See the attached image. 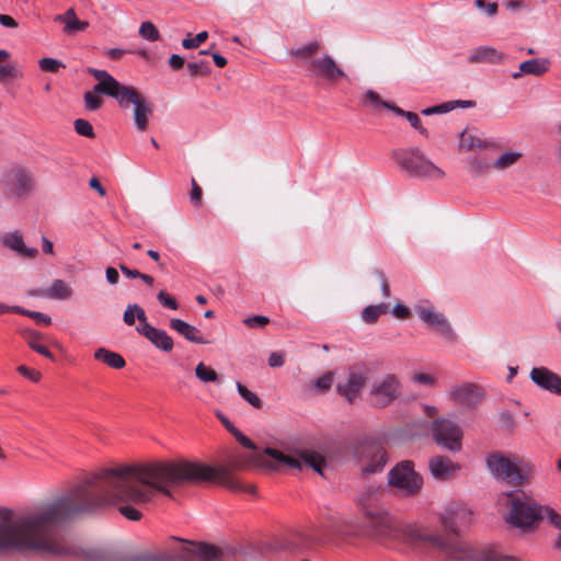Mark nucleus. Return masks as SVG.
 <instances>
[{"mask_svg": "<svg viewBox=\"0 0 561 561\" xmlns=\"http://www.w3.org/2000/svg\"><path fill=\"white\" fill-rule=\"evenodd\" d=\"M474 4L478 9L484 11L489 16H494L497 13V4L495 2L484 3L483 0H474Z\"/></svg>", "mask_w": 561, "mask_h": 561, "instance_id": "obj_55", "label": "nucleus"}, {"mask_svg": "<svg viewBox=\"0 0 561 561\" xmlns=\"http://www.w3.org/2000/svg\"><path fill=\"white\" fill-rule=\"evenodd\" d=\"M230 433L234 436L237 442L240 445H242L243 447H245L248 449H253V450L256 449L255 444L249 437H247L242 432H240L238 428L231 427Z\"/></svg>", "mask_w": 561, "mask_h": 561, "instance_id": "obj_51", "label": "nucleus"}, {"mask_svg": "<svg viewBox=\"0 0 561 561\" xmlns=\"http://www.w3.org/2000/svg\"><path fill=\"white\" fill-rule=\"evenodd\" d=\"M438 520L447 534L445 538L459 539V536L473 524L474 513L465 503H450L439 513Z\"/></svg>", "mask_w": 561, "mask_h": 561, "instance_id": "obj_8", "label": "nucleus"}, {"mask_svg": "<svg viewBox=\"0 0 561 561\" xmlns=\"http://www.w3.org/2000/svg\"><path fill=\"white\" fill-rule=\"evenodd\" d=\"M98 94H100V93L95 92L94 89H93V91H89V92L84 93L83 99H84V105H85L87 110L96 111L102 106L103 102L98 96Z\"/></svg>", "mask_w": 561, "mask_h": 561, "instance_id": "obj_45", "label": "nucleus"}, {"mask_svg": "<svg viewBox=\"0 0 561 561\" xmlns=\"http://www.w3.org/2000/svg\"><path fill=\"white\" fill-rule=\"evenodd\" d=\"M459 147L460 149L469 151L477 148L486 147V144L477 135L463 131L460 135Z\"/></svg>", "mask_w": 561, "mask_h": 561, "instance_id": "obj_37", "label": "nucleus"}, {"mask_svg": "<svg viewBox=\"0 0 561 561\" xmlns=\"http://www.w3.org/2000/svg\"><path fill=\"white\" fill-rule=\"evenodd\" d=\"M363 101L366 105H369L374 108H377V107H385V108H388L390 111H392V107L396 106L394 104L392 103H389L387 101H382L380 95L375 92L374 90H366L363 94Z\"/></svg>", "mask_w": 561, "mask_h": 561, "instance_id": "obj_39", "label": "nucleus"}, {"mask_svg": "<svg viewBox=\"0 0 561 561\" xmlns=\"http://www.w3.org/2000/svg\"><path fill=\"white\" fill-rule=\"evenodd\" d=\"M208 38V33L203 31L196 34L194 37H186L182 41V46L185 49L197 48L202 43H204Z\"/></svg>", "mask_w": 561, "mask_h": 561, "instance_id": "obj_48", "label": "nucleus"}, {"mask_svg": "<svg viewBox=\"0 0 561 561\" xmlns=\"http://www.w3.org/2000/svg\"><path fill=\"white\" fill-rule=\"evenodd\" d=\"M158 299L165 307L170 309H175V298L170 297L169 295L165 294V291L161 290L158 294Z\"/></svg>", "mask_w": 561, "mask_h": 561, "instance_id": "obj_62", "label": "nucleus"}, {"mask_svg": "<svg viewBox=\"0 0 561 561\" xmlns=\"http://www.w3.org/2000/svg\"><path fill=\"white\" fill-rule=\"evenodd\" d=\"M366 526L371 536L400 541L423 557L434 554L439 535L424 524L402 523L386 513L368 514Z\"/></svg>", "mask_w": 561, "mask_h": 561, "instance_id": "obj_2", "label": "nucleus"}, {"mask_svg": "<svg viewBox=\"0 0 561 561\" xmlns=\"http://www.w3.org/2000/svg\"><path fill=\"white\" fill-rule=\"evenodd\" d=\"M122 273L127 278H136L139 277L141 280H153V278L147 274H141L137 270H130L125 265H121Z\"/></svg>", "mask_w": 561, "mask_h": 561, "instance_id": "obj_56", "label": "nucleus"}, {"mask_svg": "<svg viewBox=\"0 0 561 561\" xmlns=\"http://www.w3.org/2000/svg\"><path fill=\"white\" fill-rule=\"evenodd\" d=\"M389 484L400 490L405 495H414L423 485L422 477L414 470L409 460L402 461L389 472Z\"/></svg>", "mask_w": 561, "mask_h": 561, "instance_id": "obj_14", "label": "nucleus"}, {"mask_svg": "<svg viewBox=\"0 0 561 561\" xmlns=\"http://www.w3.org/2000/svg\"><path fill=\"white\" fill-rule=\"evenodd\" d=\"M503 60H504V54L491 46L477 47L470 53V55L468 57V61L471 64H481V62L500 64Z\"/></svg>", "mask_w": 561, "mask_h": 561, "instance_id": "obj_27", "label": "nucleus"}, {"mask_svg": "<svg viewBox=\"0 0 561 561\" xmlns=\"http://www.w3.org/2000/svg\"><path fill=\"white\" fill-rule=\"evenodd\" d=\"M550 64L547 58H534L522 62L519 69L525 75L542 76L549 70Z\"/></svg>", "mask_w": 561, "mask_h": 561, "instance_id": "obj_30", "label": "nucleus"}, {"mask_svg": "<svg viewBox=\"0 0 561 561\" xmlns=\"http://www.w3.org/2000/svg\"><path fill=\"white\" fill-rule=\"evenodd\" d=\"M434 554L443 561H512L513 558L500 552L495 546L473 547L461 539H448L438 535Z\"/></svg>", "mask_w": 561, "mask_h": 561, "instance_id": "obj_5", "label": "nucleus"}, {"mask_svg": "<svg viewBox=\"0 0 561 561\" xmlns=\"http://www.w3.org/2000/svg\"><path fill=\"white\" fill-rule=\"evenodd\" d=\"M33 174L21 165H14L3 176L2 191L8 199H20L32 193Z\"/></svg>", "mask_w": 561, "mask_h": 561, "instance_id": "obj_11", "label": "nucleus"}, {"mask_svg": "<svg viewBox=\"0 0 561 561\" xmlns=\"http://www.w3.org/2000/svg\"><path fill=\"white\" fill-rule=\"evenodd\" d=\"M458 106V103H455L454 101L445 102L439 105H435L436 107V114H445L453 110H455Z\"/></svg>", "mask_w": 561, "mask_h": 561, "instance_id": "obj_63", "label": "nucleus"}, {"mask_svg": "<svg viewBox=\"0 0 561 561\" xmlns=\"http://www.w3.org/2000/svg\"><path fill=\"white\" fill-rule=\"evenodd\" d=\"M188 69L192 75H207L209 72V67L205 61L199 62H191L188 64Z\"/></svg>", "mask_w": 561, "mask_h": 561, "instance_id": "obj_57", "label": "nucleus"}, {"mask_svg": "<svg viewBox=\"0 0 561 561\" xmlns=\"http://www.w3.org/2000/svg\"><path fill=\"white\" fill-rule=\"evenodd\" d=\"M428 468L435 479L448 480L453 478L461 467L447 457L436 456L430 460Z\"/></svg>", "mask_w": 561, "mask_h": 561, "instance_id": "obj_24", "label": "nucleus"}, {"mask_svg": "<svg viewBox=\"0 0 561 561\" xmlns=\"http://www.w3.org/2000/svg\"><path fill=\"white\" fill-rule=\"evenodd\" d=\"M237 389L239 394L253 408L260 409L262 407V400L252 391H250L241 382H237Z\"/></svg>", "mask_w": 561, "mask_h": 561, "instance_id": "obj_43", "label": "nucleus"}, {"mask_svg": "<svg viewBox=\"0 0 561 561\" xmlns=\"http://www.w3.org/2000/svg\"><path fill=\"white\" fill-rule=\"evenodd\" d=\"M0 245L8 249L15 256L22 260H35L38 256V250L35 247L27 245L19 231L5 232L0 237Z\"/></svg>", "mask_w": 561, "mask_h": 561, "instance_id": "obj_19", "label": "nucleus"}, {"mask_svg": "<svg viewBox=\"0 0 561 561\" xmlns=\"http://www.w3.org/2000/svg\"><path fill=\"white\" fill-rule=\"evenodd\" d=\"M530 379L539 388L561 396V377L547 367H534Z\"/></svg>", "mask_w": 561, "mask_h": 561, "instance_id": "obj_22", "label": "nucleus"}, {"mask_svg": "<svg viewBox=\"0 0 561 561\" xmlns=\"http://www.w3.org/2000/svg\"><path fill=\"white\" fill-rule=\"evenodd\" d=\"M174 554L170 551H145L130 557V561H173Z\"/></svg>", "mask_w": 561, "mask_h": 561, "instance_id": "obj_33", "label": "nucleus"}, {"mask_svg": "<svg viewBox=\"0 0 561 561\" xmlns=\"http://www.w3.org/2000/svg\"><path fill=\"white\" fill-rule=\"evenodd\" d=\"M196 377L203 382H214L218 380L217 373L204 363H199L195 368Z\"/></svg>", "mask_w": 561, "mask_h": 561, "instance_id": "obj_41", "label": "nucleus"}, {"mask_svg": "<svg viewBox=\"0 0 561 561\" xmlns=\"http://www.w3.org/2000/svg\"><path fill=\"white\" fill-rule=\"evenodd\" d=\"M435 443L448 450L460 451L462 447V430L449 419H437L431 426Z\"/></svg>", "mask_w": 561, "mask_h": 561, "instance_id": "obj_17", "label": "nucleus"}, {"mask_svg": "<svg viewBox=\"0 0 561 561\" xmlns=\"http://www.w3.org/2000/svg\"><path fill=\"white\" fill-rule=\"evenodd\" d=\"M358 463L365 473L381 471L387 463V455L380 443L365 439L355 448Z\"/></svg>", "mask_w": 561, "mask_h": 561, "instance_id": "obj_15", "label": "nucleus"}, {"mask_svg": "<svg viewBox=\"0 0 561 561\" xmlns=\"http://www.w3.org/2000/svg\"><path fill=\"white\" fill-rule=\"evenodd\" d=\"M449 397L457 405L472 408L481 401L482 392L477 385L465 382L453 386L449 390Z\"/></svg>", "mask_w": 561, "mask_h": 561, "instance_id": "obj_20", "label": "nucleus"}, {"mask_svg": "<svg viewBox=\"0 0 561 561\" xmlns=\"http://www.w3.org/2000/svg\"><path fill=\"white\" fill-rule=\"evenodd\" d=\"M520 157L522 153L519 151H505L493 162V168L505 170L515 164Z\"/></svg>", "mask_w": 561, "mask_h": 561, "instance_id": "obj_38", "label": "nucleus"}, {"mask_svg": "<svg viewBox=\"0 0 561 561\" xmlns=\"http://www.w3.org/2000/svg\"><path fill=\"white\" fill-rule=\"evenodd\" d=\"M137 332L147 337L157 348L170 352L173 348V339L167 334L165 331L151 327L150 324H144L140 328H136Z\"/></svg>", "mask_w": 561, "mask_h": 561, "instance_id": "obj_25", "label": "nucleus"}, {"mask_svg": "<svg viewBox=\"0 0 561 561\" xmlns=\"http://www.w3.org/2000/svg\"><path fill=\"white\" fill-rule=\"evenodd\" d=\"M291 543L300 551L311 549L321 539V533L317 525H304L290 531Z\"/></svg>", "mask_w": 561, "mask_h": 561, "instance_id": "obj_21", "label": "nucleus"}, {"mask_svg": "<svg viewBox=\"0 0 561 561\" xmlns=\"http://www.w3.org/2000/svg\"><path fill=\"white\" fill-rule=\"evenodd\" d=\"M18 371L24 376L25 378H28L30 380L34 381V382H37L39 379H41V373L35 370V369H31L24 365H21L18 367Z\"/></svg>", "mask_w": 561, "mask_h": 561, "instance_id": "obj_58", "label": "nucleus"}, {"mask_svg": "<svg viewBox=\"0 0 561 561\" xmlns=\"http://www.w3.org/2000/svg\"><path fill=\"white\" fill-rule=\"evenodd\" d=\"M72 294L69 283H48L47 286L28 291V296L50 300H68L72 297Z\"/></svg>", "mask_w": 561, "mask_h": 561, "instance_id": "obj_23", "label": "nucleus"}, {"mask_svg": "<svg viewBox=\"0 0 561 561\" xmlns=\"http://www.w3.org/2000/svg\"><path fill=\"white\" fill-rule=\"evenodd\" d=\"M318 48L319 44L317 42L308 43L293 51V55L296 57L309 56L317 51Z\"/></svg>", "mask_w": 561, "mask_h": 561, "instance_id": "obj_54", "label": "nucleus"}, {"mask_svg": "<svg viewBox=\"0 0 561 561\" xmlns=\"http://www.w3.org/2000/svg\"><path fill=\"white\" fill-rule=\"evenodd\" d=\"M547 519L553 527L561 530V515L549 506H541L540 520Z\"/></svg>", "mask_w": 561, "mask_h": 561, "instance_id": "obj_42", "label": "nucleus"}, {"mask_svg": "<svg viewBox=\"0 0 561 561\" xmlns=\"http://www.w3.org/2000/svg\"><path fill=\"white\" fill-rule=\"evenodd\" d=\"M264 454L277 461L279 466H287L298 470H302L304 468H311L317 473L323 476L325 459L319 453L306 450L295 457L285 455L284 453L274 448H266Z\"/></svg>", "mask_w": 561, "mask_h": 561, "instance_id": "obj_12", "label": "nucleus"}, {"mask_svg": "<svg viewBox=\"0 0 561 561\" xmlns=\"http://www.w3.org/2000/svg\"><path fill=\"white\" fill-rule=\"evenodd\" d=\"M414 310L422 322L436 330L443 337L448 341H455L457 339L446 317L437 311L430 301L417 302L414 305Z\"/></svg>", "mask_w": 561, "mask_h": 561, "instance_id": "obj_18", "label": "nucleus"}, {"mask_svg": "<svg viewBox=\"0 0 561 561\" xmlns=\"http://www.w3.org/2000/svg\"><path fill=\"white\" fill-rule=\"evenodd\" d=\"M0 24L7 28H15L19 25L18 22L8 14H0Z\"/></svg>", "mask_w": 561, "mask_h": 561, "instance_id": "obj_64", "label": "nucleus"}, {"mask_svg": "<svg viewBox=\"0 0 561 561\" xmlns=\"http://www.w3.org/2000/svg\"><path fill=\"white\" fill-rule=\"evenodd\" d=\"M243 323L250 329H263L270 323V318L265 316H251L243 319Z\"/></svg>", "mask_w": 561, "mask_h": 561, "instance_id": "obj_49", "label": "nucleus"}, {"mask_svg": "<svg viewBox=\"0 0 561 561\" xmlns=\"http://www.w3.org/2000/svg\"><path fill=\"white\" fill-rule=\"evenodd\" d=\"M178 484L181 481L193 483L209 482L224 486L232 492L255 494L253 484L242 483L232 471L224 466L199 465L178 459Z\"/></svg>", "mask_w": 561, "mask_h": 561, "instance_id": "obj_4", "label": "nucleus"}, {"mask_svg": "<svg viewBox=\"0 0 561 561\" xmlns=\"http://www.w3.org/2000/svg\"><path fill=\"white\" fill-rule=\"evenodd\" d=\"M285 363L284 354L279 352H273L268 357V365L271 367H280Z\"/></svg>", "mask_w": 561, "mask_h": 561, "instance_id": "obj_61", "label": "nucleus"}, {"mask_svg": "<svg viewBox=\"0 0 561 561\" xmlns=\"http://www.w3.org/2000/svg\"><path fill=\"white\" fill-rule=\"evenodd\" d=\"M38 66L43 71L47 72H57L60 68L65 67L60 60L49 57L39 59Z\"/></svg>", "mask_w": 561, "mask_h": 561, "instance_id": "obj_47", "label": "nucleus"}, {"mask_svg": "<svg viewBox=\"0 0 561 561\" xmlns=\"http://www.w3.org/2000/svg\"><path fill=\"white\" fill-rule=\"evenodd\" d=\"M312 67L318 76L325 80L334 81L337 78L345 77V72L336 65L334 59L324 55L321 58L311 61Z\"/></svg>", "mask_w": 561, "mask_h": 561, "instance_id": "obj_26", "label": "nucleus"}, {"mask_svg": "<svg viewBox=\"0 0 561 561\" xmlns=\"http://www.w3.org/2000/svg\"><path fill=\"white\" fill-rule=\"evenodd\" d=\"M392 112L398 115L407 118V121L410 123V125L416 129L422 136L428 137V130L424 128L421 124V119L417 114L409 111H404L400 108L399 106H393Z\"/></svg>", "mask_w": 561, "mask_h": 561, "instance_id": "obj_35", "label": "nucleus"}, {"mask_svg": "<svg viewBox=\"0 0 561 561\" xmlns=\"http://www.w3.org/2000/svg\"><path fill=\"white\" fill-rule=\"evenodd\" d=\"M332 383L333 374L331 371H328L314 381V388L319 391L324 392L331 388Z\"/></svg>", "mask_w": 561, "mask_h": 561, "instance_id": "obj_50", "label": "nucleus"}, {"mask_svg": "<svg viewBox=\"0 0 561 561\" xmlns=\"http://www.w3.org/2000/svg\"><path fill=\"white\" fill-rule=\"evenodd\" d=\"M397 167L410 176L423 180L444 178V171L434 164L419 148H403L392 151Z\"/></svg>", "mask_w": 561, "mask_h": 561, "instance_id": "obj_7", "label": "nucleus"}, {"mask_svg": "<svg viewBox=\"0 0 561 561\" xmlns=\"http://www.w3.org/2000/svg\"><path fill=\"white\" fill-rule=\"evenodd\" d=\"M178 333L187 341L196 344H207L209 341L203 335L199 329L178 319Z\"/></svg>", "mask_w": 561, "mask_h": 561, "instance_id": "obj_31", "label": "nucleus"}, {"mask_svg": "<svg viewBox=\"0 0 561 561\" xmlns=\"http://www.w3.org/2000/svg\"><path fill=\"white\" fill-rule=\"evenodd\" d=\"M138 34L141 38L148 42H156L160 37L158 28L150 21H145L140 24Z\"/></svg>", "mask_w": 561, "mask_h": 561, "instance_id": "obj_40", "label": "nucleus"}, {"mask_svg": "<svg viewBox=\"0 0 561 561\" xmlns=\"http://www.w3.org/2000/svg\"><path fill=\"white\" fill-rule=\"evenodd\" d=\"M392 313L396 318L402 320L408 319L411 316L410 309L402 304H396L394 307L392 308Z\"/></svg>", "mask_w": 561, "mask_h": 561, "instance_id": "obj_59", "label": "nucleus"}, {"mask_svg": "<svg viewBox=\"0 0 561 561\" xmlns=\"http://www.w3.org/2000/svg\"><path fill=\"white\" fill-rule=\"evenodd\" d=\"M121 514L129 520H139L141 518V513L133 505H123L119 507Z\"/></svg>", "mask_w": 561, "mask_h": 561, "instance_id": "obj_52", "label": "nucleus"}, {"mask_svg": "<svg viewBox=\"0 0 561 561\" xmlns=\"http://www.w3.org/2000/svg\"><path fill=\"white\" fill-rule=\"evenodd\" d=\"M93 356L94 359L102 362L114 369H122L126 366V362L121 354L105 347L96 348Z\"/></svg>", "mask_w": 561, "mask_h": 561, "instance_id": "obj_29", "label": "nucleus"}, {"mask_svg": "<svg viewBox=\"0 0 561 561\" xmlns=\"http://www.w3.org/2000/svg\"><path fill=\"white\" fill-rule=\"evenodd\" d=\"M73 126H75V130L77 131V134H79L81 136H84L88 138H92L94 136V130H93L92 125L83 118L76 119L73 123Z\"/></svg>", "mask_w": 561, "mask_h": 561, "instance_id": "obj_46", "label": "nucleus"}, {"mask_svg": "<svg viewBox=\"0 0 561 561\" xmlns=\"http://www.w3.org/2000/svg\"><path fill=\"white\" fill-rule=\"evenodd\" d=\"M178 561H227L230 551L227 548L195 543L178 537Z\"/></svg>", "mask_w": 561, "mask_h": 561, "instance_id": "obj_9", "label": "nucleus"}, {"mask_svg": "<svg viewBox=\"0 0 561 561\" xmlns=\"http://www.w3.org/2000/svg\"><path fill=\"white\" fill-rule=\"evenodd\" d=\"M368 373V368L364 364L351 366L345 379L336 383V392L348 403H354L367 383Z\"/></svg>", "mask_w": 561, "mask_h": 561, "instance_id": "obj_16", "label": "nucleus"}, {"mask_svg": "<svg viewBox=\"0 0 561 561\" xmlns=\"http://www.w3.org/2000/svg\"><path fill=\"white\" fill-rule=\"evenodd\" d=\"M388 310L389 306L387 304L370 305L363 309L362 319L366 323H375L378 318L386 314Z\"/></svg>", "mask_w": 561, "mask_h": 561, "instance_id": "obj_34", "label": "nucleus"}, {"mask_svg": "<svg viewBox=\"0 0 561 561\" xmlns=\"http://www.w3.org/2000/svg\"><path fill=\"white\" fill-rule=\"evenodd\" d=\"M175 462L163 460L117 465L84 477L71 489L44 503L15 513L0 508V551L19 549L53 558L106 561L101 550H82L59 529L118 502L145 505L157 494L172 496Z\"/></svg>", "mask_w": 561, "mask_h": 561, "instance_id": "obj_1", "label": "nucleus"}, {"mask_svg": "<svg viewBox=\"0 0 561 561\" xmlns=\"http://www.w3.org/2000/svg\"><path fill=\"white\" fill-rule=\"evenodd\" d=\"M88 72L98 81L94 85L95 92L115 99L122 108H126L130 104L134 106V124L137 130L145 131L152 114V106L147 99L136 88L118 82L106 70L89 68Z\"/></svg>", "mask_w": 561, "mask_h": 561, "instance_id": "obj_3", "label": "nucleus"}, {"mask_svg": "<svg viewBox=\"0 0 561 561\" xmlns=\"http://www.w3.org/2000/svg\"><path fill=\"white\" fill-rule=\"evenodd\" d=\"M369 396L375 407L386 408L401 396V382L394 374H385L371 382Z\"/></svg>", "mask_w": 561, "mask_h": 561, "instance_id": "obj_13", "label": "nucleus"}, {"mask_svg": "<svg viewBox=\"0 0 561 561\" xmlns=\"http://www.w3.org/2000/svg\"><path fill=\"white\" fill-rule=\"evenodd\" d=\"M507 504L510 505L507 522L515 527L530 528L536 522L540 520L542 505H538L533 500L511 494Z\"/></svg>", "mask_w": 561, "mask_h": 561, "instance_id": "obj_10", "label": "nucleus"}, {"mask_svg": "<svg viewBox=\"0 0 561 561\" xmlns=\"http://www.w3.org/2000/svg\"><path fill=\"white\" fill-rule=\"evenodd\" d=\"M18 77V72L14 66L12 65H3L0 66V82L5 78H15Z\"/></svg>", "mask_w": 561, "mask_h": 561, "instance_id": "obj_60", "label": "nucleus"}, {"mask_svg": "<svg viewBox=\"0 0 561 561\" xmlns=\"http://www.w3.org/2000/svg\"><path fill=\"white\" fill-rule=\"evenodd\" d=\"M123 319L127 325L135 324V321L137 319L139 321V324L136 328H140L144 324H149L147 322L145 310L136 304L127 306Z\"/></svg>", "mask_w": 561, "mask_h": 561, "instance_id": "obj_32", "label": "nucleus"}, {"mask_svg": "<svg viewBox=\"0 0 561 561\" xmlns=\"http://www.w3.org/2000/svg\"><path fill=\"white\" fill-rule=\"evenodd\" d=\"M412 381L419 385L432 387L435 385L436 379L434 376L426 373H416L412 376Z\"/></svg>", "mask_w": 561, "mask_h": 561, "instance_id": "obj_53", "label": "nucleus"}, {"mask_svg": "<svg viewBox=\"0 0 561 561\" xmlns=\"http://www.w3.org/2000/svg\"><path fill=\"white\" fill-rule=\"evenodd\" d=\"M13 310H14V313L30 317L39 323H44V324L51 323V318L45 313H42L38 311H31V310L24 309L22 307H14Z\"/></svg>", "mask_w": 561, "mask_h": 561, "instance_id": "obj_44", "label": "nucleus"}, {"mask_svg": "<svg viewBox=\"0 0 561 561\" xmlns=\"http://www.w3.org/2000/svg\"><path fill=\"white\" fill-rule=\"evenodd\" d=\"M55 21L64 23L65 32L68 34L83 32L89 26V22L78 20L72 8L68 9L64 14L56 15Z\"/></svg>", "mask_w": 561, "mask_h": 561, "instance_id": "obj_28", "label": "nucleus"}, {"mask_svg": "<svg viewBox=\"0 0 561 561\" xmlns=\"http://www.w3.org/2000/svg\"><path fill=\"white\" fill-rule=\"evenodd\" d=\"M486 468L497 479L523 485L534 477L535 465L515 455L493 453L486 458Z\"/></svg>", "mask_w": 561, "mask_h": 561, "instance_id": "obj_6", "label": "nucleus"}, {"mask_svg": "<svg viewBox=\"0 0 561 561\" xmlns=\"http://www.w3.org/2000/svg\"><path fill=\"white\" fill-rule=\"evenodd\" d=\"M26 334L27 344L33 351L54 360L53 353L46 346L38 343V340L41 339V334L38 332L31 330L27 331Z\"/></svg>", "mask_w": 561, "mask_h": 561, "instance_id": "obj_36", "label": "nucleus"}]
</instances>
